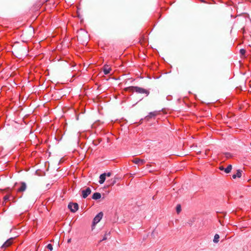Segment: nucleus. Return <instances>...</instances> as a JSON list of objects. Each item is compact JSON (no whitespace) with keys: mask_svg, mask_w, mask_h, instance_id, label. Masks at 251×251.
Masks as SVG:
<instances>
[{"mask_svg":"<svg viewBox=\"0 0 251 251\" xmlns=\"http://www.w3.org/2000/svg\"><path fill=\"white\" fill-rule=\"evenodd\" d=\"M127 89L129 91L135 92L139 94H145L146 96L150 94V91L148 90L138 86H130Z\"/></svg>","mask_w":251,"mask_h":251,"instance_id":"obj_1","label":"nucleus"},{"mask_svg":"<svg viewBox=\"0 0 251 251\" xmlns=\"http://www.w3.org/2000/svg\"><path fill=\"white\" fill-rule=\"evenodd\" d=\"M68 207L72 212L75 213L78 209V204L77 203L70 202Z\"/></svg>","mask_w":251,"mask_h":251,"instance_id":"obj_2","label":"nucleus"},{"mask_svg":"<svg viewBox=\"0 0 251 251\" xmlns=\"http://www.w3.org/2000/svg\"><path fill=\"white\" fill-rule=\"evenodd\" d=\"M91 193V189L90 187H87L86 189L81 191L82 197L86 199Z\"/></svg>","mask_w":251,"mask_h":251,"instance_id":"obj_3","label":"nucleus"},{"mask_svg":"<svg viewBox=\"0 0 251 251\" xmlns=\"http://www.w3.org/2000/svg\"><path fill=\"white\" fill-rule=\"evenodd\" d=\"M103 216V213L100 212L94 218L93 221V226L95 225L97 223H98L100 220L101 219L102 217Z\"/></svg>","mask_w":251,"mask_h":251,"instance_id":"obj_4","label":"nucleus"},{"mask_svg":"<svg viewBox=\"0 0 251 251\" xmlns=\"http://www.w3.org/2000/svg\"><path fill=\"white\" fill-rule=\"evenodd\" d=\"M13 239V238H10L9 239L7 240L1 246V248H6L10 246L12 244V241Z\"/></svg>","mask_w":251,"mask_h":251,"instance_id":"obj_5","label":"nucleus"},{"mask_svg":"<svg viewBox=\"0 0 251 251\" xmlns=\"http://www.w3.org/2000/svg\"><path fill=\"white\" fill-rule=\"evenodd\" d=\"M20 187L17 189V192H24L26 189V184L25 182H20Z\"/></svg>","mask_w":251,"mask_h":251,"instance_id":"obj_6","label":"nucleus"},{"mask_svg":"<svg viewBox=\"0 0 251 251\" xmlns=\"http://www.w3.org/2000/svg\"><path fill=\"white\" fill-rule=\"evenodd\" d=\"M242 171L241 170H238L235 174L232 175V178L235 179L236 177L240 178L242 176Z\"/></svg>","mask_w":251,"mask_h":251,"instance_id":"obj_7","label":"nucleus"},{"mask_svg":"<svg viewBox=\"0 0 251 251\" xmlns=\"http://www.w3.org/2000/svg\"><path fill=\"white\" fill-rule=\"evenodd\" d=\"M133 162L136 164H144L145 163V161L143 159L135 158L133 160Z\"/></svg>","mask_w":251,"mask_h":251,"instance_id":"obj_8","label":"nucleus"},{"mask_svg":"<svg viewBox=\"0 0 251 251\" xmlns=\"http://www.w3.org/2000/svg\"><path fill=\"white\" fill-rule=\"evenodd\" d=\"M105 173L101 174L100 176V180L99 181L100 184H103L105 180Z\"/></svg>","mask_w":251,"mask_h":251,"instance_id":"obj_9","label":"nucleus"},{"mask_svg":"<svg viewBox=\"0 0 251 251\" xmlns=\"http://www.w3.org/2000/svg\"><path fill=\"white\" fill-rule=\"evenodd\" d=\"M111 71L110 67L108 65H105L103 67V72L105 75H108L110 73Z\"/></svg>","mask_w":251,"mask_h":251,"instance_id":"obj_10","label":"nucleus"},{"mask_svg":"<svg viewBox=\"0 0 251 251\" xmlns=\"http://www.w3.org/2000/svg\"><path fill=\"white\" fill-rule=\"evenodd\" d=\"M101 198V194L99 192H95L93 194L92 198L94 200H97Z\"/></svg>","mask_w":251,"mask_h":251,"instance_id":"obj_11","label":"nucleus"},{"mask_svg":"<svg viewBox=\"0 0 251 251\" xmlns=\"http://www.w3.org/2000/svg\"><path fill=\"white\" fill-rule=\"evenodd\" d=\"M157 112L156 111L150 112L149 114L147 116H146V118L148 120L150 118L154 117L157 115Z\"/></svg>","mask_w":251,"mask_h":251,"instance_id":"obj_12","label":"nucleus"},{"mask_svg":"<svg viewBox=\"0 0 251 251\" xmlns=\"http://www.w3.org/2000/svg\"><path fill=\"white\" fill-rule=\"evenodd\" d=\"M220 236L218 234H216L213 239V242L214 243H218L219 241Z\"/></svg>","mask_w":251,"mask_h":251,"instance_id":"obj_13","label":"nucleus"},{"mask_svg":"<svg viewBox=\"0 0 251 251\" xmlns=\"http://www.w3.org/2000/svg\"><path fill=\"white\" fill-rule=\"evenodd\" d=\"M231 169H232V165H228V166L225 169V172L226 174H228L231 172Z\"/></svg>","mask_w":251,"mask_h":251,"instance_id":"obj_14","label":"nucleus"},{"mask_svg":"<svg viewBox=\"0 0 251 251\" xmlns=\"http://www.w3.org/2000/svg\"><path fill=\"white\" fill-rule=\"evenodd\" d=\"M110 234V231H106L105 232L104 236H103V238L102 239V240L100 241H104V240H106L107 238V236L108 235L109 236Z\"/></svg>","mask_w":251,"mask_h":251,"instance_id":"obj_15","label":"nucleus"},{"mask_svg":"<svg viewBox=\"0 0 251 251\" xmlns=\"http://www.w3.org/2000/svg\"><path fill=\"white\" fill-rule=\"evenodd\" d=\"M181 210V205L180 204H177L176 207V212L178 214Z\"/></svg>","mask_w":251,"mask_h":251,"instance_id":"obj_16","label":"nucleus"},{"mask_svg":"<svg viewBox=\"0 0 251 251\" xmlns=\"http://www.w3.org/2000/svg\"><path fill=\"white\" fill-rule=\"evenodd\" d=\"M47 248L51 251L53 249L52 245L51 244H49L47 246Z\"/></svg>","mask_w":251,"mask_h":251,"instance_id":"obj_17","label":"nucleus"},{"mask_svg":"<svg viewBox=\"0 0 251 251\" xmlns=\"http://www.w3.org/2000/svg\"><path fill=\"white\" fill-rule=\"evenodd\" d=\"M10 196L9 195H6L4 197L3 199L5 201L9 200Z\"/></svg>","mask_w":251,"mask_h":251,"instance_id":"obj_18","label":"nucleus"},{"mask_svg":"<svg viewBox=\"0 0 251 251\" xmlns=\"http://www.w3.org/2000/svg\"><path fill=\"white\" fill-rule=\"evenodd\" d=\"M240 52L242 55H244L246 53V50L244 49H241L240 50Z\"/></svg>","mask_w":251,"mask_h":251,"instance_id":"obj_19","label":"nucleus"},{"mask_svg":"<svg viewBox=\"0 0 251 251\" xmlns=\"http://www.w3.org/2000/svg\"><path fill=\"white\" fill-rule=\"evenodd\" d=\"M111 176V173L110 172H108L107 173H105V176Z\"/></svg>","mask_w":251,"mask_h":251,"instance_id":"obj_20","label":"nucleus"},{"mask_svg":"<svg viewBox=\"0 0 251 251\" xmlns=\"http://www.w3.org/2000/svg\"><path fill=\"white\" fill-rule=\"evenodd\" d=\"M219 169H220V170H222V171H223V170H224V171H225V168H224V167H223V166H220V167H219Z\"/></svg>","mask_w":251,"mask_h":251,"instance_id":"obj_21","label":"nucleus"},{"mask_svg":"<svg viewBox=\"0 0 251 251\" xmlns=\"http://www.w3.org/2000/svg\"><path fill=\"white\" fill-rule=\"evenodd\" d=\"M226 157H228L230 156L229 154L228 153H226Z\"/></svg>","mask_w":251,"mask_h":251,"instance_id":"obj_22","label":"nucleus"},{"mask_svg":"<svg viewBox=\"0 0 251 251\" xmlns=\"http://www.w3.org/2000/svg\"><path fill=\"white\" fill-rule=\"evenodd\" d=\"M71 241V239H69L68 240V243H70Z\"/></svg>","mask_w":251,"mask_h":251,"instance_id":"obj_23","label":"nucleus"},{"mask_svg":"<svg viewBox=\"0 0 251 251\" xmlns=\"http://www.w3.org/2000/svg\"><path fill=\"white\" fill-rule=\"evenodd\" d=\"M115 182L116 181L115 180H114L113 182H112V184L113 185L115 183Z\"/></svg>","mask_w":251,"mask_h":251,"instance_id":"obj_24","label":"nucleus"},{"mask_svg":"<svg viewBox=\"0 0 251 251\" xmlns=\"http://www.w3.org/2000/svg\"><path fill=\"white\" fill-rule=\"evenodd\" d=\"M48 187H49V184H48V185H47Z\"/></svg>","mask_w":251,"mask_h":251,"instance_id":"obj_25","label":"nucleus"},{"mask_svg":"<svg viewBox=\"0 0 251 251\" xmlns=\"http://www.w3.org/2000/svg\"><path fill=\"white\" fill-rule=\"evenodd\" d=\"M48 187H49V184H48V185H47Z\"/></svg>","mask_w":251,"mask_h":251,"instance_id":"obj_26","label":"nucleus"}]
</instances>
